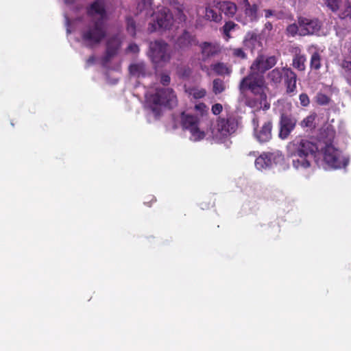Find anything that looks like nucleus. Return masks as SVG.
Wrapping results in <instances>:
<instances>
[{"label":"nucleus","mask_w":351,"mask_h":351,"mask_svg":"<svg viewBox=\"0 0 351 351\" xmlns=\"http://www.w3.org/2000/svg\"><path fill=\"white\" fill-rule=\"evenodd\" d=\"M292 164L296 169H305L311 166L312 159L315 158L318 147L306 138H295L287 145Z\"/></svg>","instance_id":"obj_1"},{"label":"nucleus","mask_w":351,"mask_h":351,"mask_svg":"<svg viewBox=\"0 0 351 351\" xmlns=\"http://www.w3.org/2000/svg\"><path fill=\"white\" fill-rule=\"evenodd\" d=\"M81 38L87 47L93 48L100 44L107 36L105 21L91 19L81 31Z\"/></svg>","instance_id":"obj_2"},{"label":"nucleus","mask_w":351,"mask_h":351,"mask_svg":"<svg viewBox=\"0 0 351 351\" xmlns=\"http://www.w3.org/2000/svg\"><path fill=\"white\" fill-rule=\"evenodd\" d=\"M266 85L264 75L249 71L248 74L242 78L239 84L241 93L250 91L253 95H261L265 99L267 97Z\"/></svg>","instance_id":"obj_3"},{"label":"nucleus","mask_w":351,"mask_h":351,"mask_svg":"<svg viewBox=\"0 0 351 351\" xmlns=\"http://www.w3.org/2000/svg\"><path fill=\"white\" fill-rule=\"evenodd\" d=\"M148 101L152 105V110L156 114H158V106L172 109L178 105L177 96L170 88H157L155 93L149 95Z\"/></svg>","instance_id":"obj_4"},{"label":"nucleus","mask_w":351,"mask_h":351,"mask_svg":"<svg viewBox=\"0 0 351 351\" xmlns=\"http://www.w3.org/2000/svg\"><path fill=\"white\" fill-rule=\"evenodd\" d=\"M239 119V117L234 112L228 113L226 116L219 117L216 123V137L223 140L230 136L237 131Z\"/></svg>","instance_id":"obj_5"},{"label":"nucleus","mask_w":351,"mask_h":351,"mask_svg":"<svg viewBox=\"0 0 351 351\" xmlns=\"http://www.w3.org/2000/svg\"><path fill=\"white\" fill-rule=\"evenodd\" d=\"M149 56L156 64H165L171 58L170 46L164 40H156L149 43Z\"/></svg>","instance_id":"obj_6"},{"label":"nucleus","mask_w":351,"mask_h":351,"mask_svg":"<svg viewBox=\"0 0 351 351\" xmlns=\"http://www.w3.org/2000/svg\"><path fill=\"white\" fill-rule=\"evenodd\" d=\"M324 162L332 169L345 168L349 162L348 158L332 144H327L322 149Z\"/></svg>","instance_id":"obj_7"},{"label":"nucleus","mask_w":351,"mask_h":351,"mask_svg":"<svg viewBox=\"0 0 351 351\" xmlns=\"http://www.w3.org/2000/svg\"><path fill=\"white\" fill-rule=\"evenodd\" d=\"M180 123L183 130L190 132L192 141H198L205 137V132L199 128V119L197 116L182 112L180 114Z\"/></svg>","instance_id":"obj_8"},{"label":"nucleus","mask_w":351,"mask_h":351,"mask_svg":"<svg viewBox=\"0 0 351 351\" xmlns=\"http://www.w3.org/2000/svg\"><path fill=\"white\" fill-rule=\"evenodd\" d=\"M173 23V17L168 8H163L155 14L154 23H150L148 31L150 33L169 29Z\"/></svg>","instance_id":"obj_9"},{"label":"nucleus","mask_w":351,"mask_h":351,"mask_svg":"<svg viewBox=\"0 0 351 351\" xmlns=\"http://www.w3.org/2000/svg\"><path fill=\"white\" fill-rule=\"evenodd\" d=\"M277 63V58L275 56L265 57L263 54H258L252 63L250 71L262 74L274 67Z\"/></svg>","instance_id":"obj_10"},{"label":"nucleus","mask_w":351,"mask_h":351,"mask_svg":"<svg viewBox=\"0 0 351 351\" xmlns=\"http://www.w3.org/2000/svg\"><path fill=\"white\" fill-rule=\"evenodd\" d=\"M297 21L300 25L301 36L317 34L322 25V22L317 18L300 16Z\"/></svg>","instance_id":"obj_11"},{"label":"nucleus","mask_w":351,"mask_h":351,"mask_svg":"<svg viewBox=\"0 0 351 351\" xmlns=\"http://www.w3.org/2000/svg\"><path fill=\"white\" fill-rule=\"evenodd\" d=\"M121 43V40L118 35L113 36L107 40L106 52L101 59L104 66L107 65L111 59L117 54Z\"/></svg>","instance_id":"obj_12"},{"label":"nucleus","mask_w":351,"mask_h":351,"mask_svg":"<svg viewBox=\"0 0 351 351\" xmlns=\"http://www.w3.org/2000/svg\"><path fill=\"white\" fill-rule=\"evenodd\" d=\"M86 14L92 19H95V15H98L99 18L96 20H101L106 22L107 18V12L106 10L105 3L104 0H95L86 9Z\"/></svg>","instance_id":"obj_13"},{"label":"nucleus","mask_w":351,"mask_h":351,"mask_svg":"<svg viewBox=\"0 0 351 351\" xmlns=\"http://www.w3.org/2000/svg\"><path fill=\"white\" fill-rule=\"evenodd\" d=\"M243 4L245 19L244 21H241L238 18L237 21L241 22L243 25L257 21L258 19V5L256 3L251 4L248 0H243Z\"/></svg>","instance_id":"obj_14"},{"label":"nucleus","mask_w":351,"mask_h":351,"mask_svg":"<svg viewBox=\"0 0 351 351\" xmlns=\"http://www.w3.org/2000/svg\"><path fill=\"white\" fill-rule=\"evenodd\" d=\"M296 125V120L288 115L282 114L280 120L279 137L286 139L293 130Z\"/></svg>","instance_id":"obj_15"},{"label":"nucleus","mask_w":351,"mask_h":351,"mask_svg":"<svg viewBox=\"0 0 351 351\" xmlns=\"http://www.w3.org/2000/svg\"><path fill=\"white\" fill-rule=\"evenodd\" d=\"M283 80L286 86V93L289 95H294L297 88V75L289 67H283Z\"/></svg>","instance_id":"obj_16"},{"label":"nucleus","mask_w":351,"mask_h":351,"mask_svg":"<svg viewBox=\"0 0 351 351\" xmlns=\"http://www.w3.org/2000/svg\"><path fill=\"white\" fill-rule=\"evenodd\" d=\"M199 47L204 62L211 57L217 56L221 51V47L219 44L210 42H203L199 45Z\"/></svg>","instance_id":"obj_17"},{"label":"nucleus","mask_w":351,"mask_h":351,"mask_svg":"<svg viewBox=\"0 0 351 351\" xmlns=\"http://www.w3.org/2000/svg\"><path fill=\"white\" fill-rule=\"evenodd\" d=\"M273 123L271 120L265 121L259 130H255V136L261 143L269 142L272 138Z\"/></svg>","instance_id":"obj_18"},{"label":"nucleus","mask_w":351,"mask_h":351,"mask_svg":"<svg viewBox=\"0 0 351 351\" xmlns=\"http://www.w3.org/2000/svg\"><path fill=\"white\" fill-rule=\"evenodd\" d=\"M204 19L216 23L221 22L223 17L219 9L217 8V1H213L212 4L205 8Z\"/></svg>","instance_id":"obj_19"},{"label":"nucleus","mask_w":351,"mask_h":351,"mask_svg":"<svg viewBox=\"0 0 351 351\" xmlns=\"http://www.w3.org/2000/svg\"><path fill=\"white\" fill-rule=\"evenodd\" d=\"M217 8L229 18H232L237 11V5L229 1H217Z\"/></svg>","instance_id":"obj_20"},{"label":"nucleus","mask_w":351,"mask_h":351,"mask_svg":"<svg viewBox=\"0 0 351 351\" xmlns=\"http://www.w3.org/2000/svg\"><path fill=\"white\" fill-rule=\"evenodd\" d=\"M197 44V41L195 36L186 30H184L177 40V45L180 48H186Z\"/></svg>","instance_id":"obj_21"},{"label":"nucleus","mask_w":351,"mask_h":351,"mask_svg":"<svg viewBox=\"0 0 351 351\" xmlns=\"http://www.w3.org/2000/svg\"><path fill=\"white\" fill-rule=\"evenodd\" d=\"M255 98H248L246 99V105L252 108L268 110L270 108L269 103L267 102V97L265 99L261 98V95H254Z\"/></svg>","instance_id":"obj_22"},{"label":"nucleus","mask_w":351,"mask_h":351,"mask_svg":"<svg viewBox=\"0 0 351 351\" xmlns=\"http://www.w3.org/2000/svg\"><path fill=\"white\" fill-rule=\"evenodd\" d=\"M336 135V132L334 127L331 125H328L322 128L319 134L320 138L327 144H332Z\"/></svg>","instance_id":"obj_23"},{"label":"nucleus","mask_w":351,"mask_h":351,"mask_svg":"<svg viewBox=\"0 0 351 351\" xmlns=\"http://www.w3.org/2000/svg\"><path fill=\"white\" fill-rule=\"evenodd\" d=\"M272 154L270 153H264L256 158L255 160V166L258 170H263L269 168L272 165Z\"/></svg>","instance_id":"obj_24"},{"label":"nucleus","mask_w":351,"mask_h":351,"mask_svg":"<svg viewBox=\"0 0 351 351\" xmlns=\"http://www.w3.org/2000/svg\"><path fill=\"white\" fill-rule=\"evenodd\" d=\"M306 61V56L301 53V50L298 49V52H296L293 56L292 66L299 71H304L306 69L305 62Z\"/></svg>","instance_id":"obj_25"},{"label":"nucleus","mask_w":351,"mask_h":351,"mask_svg":"<svg viewBox=\"0 0 351 351\" xmlns=\"http://www.w3.org/2000/svg\"><path fill=\"white\" fill-rule=\"evenodd\" d=\"M130 74L139 77L146 75V66L143 62L132 64L129 66Z\"/></svg>","instance_id":"obj_26"},{"label":"nucleus","mask_w":351,"mask_h":351,"mask_svg":"<svg viewBox=\"0 0 351 351\" xmlns=\"http://www.w3.org/2000/svg\"><path fill=\"white\" fill-rule=\"evenodd\" d=\"M284 71L282 68H276L271 70L267 75L268 80L273 84L277 85L280 84L283 79Z\"/></svg>","instance_id":"obj_27"},{"label":"nucleus","mask_w":351,"mask_h":351,"mask_svg":"<svg viewBox=\"0 0 351 351\" xmlns=\"http://www.w3.org/2000/svg\"><path fill=\"white\" fill-rule=\"evenodd\" d=\"M340 66L347 82L351 85V58L348 57L344 58L341 61Z\"/></svg>","instance_id":"obj_28"},{"label":"nucleus","mask_w":351,"mask_h":351,"mask_svg":"<svg viewBox=\"0 0 351 351\" xmlns=\"http://www.w3.org/2000/svg\"><path fill=\"white\" fill-rule=\"evenodd\" d=\"M211 69L217 75H229L232 73V69L226 65V64L223 62H217L215 64H211Z\"/></svg>","instance_id":"obj_29"},{"label":"nucleus","mask_w":351,"mask_h":351,"mask_svg":"<svg viewBox=\"0 0 351 351\" xmlns=\"http://www.w3.org/2000/svg\"><path fill=\"white\" fill-rule=\"evenodd\" d=\"M316 117H317V114L315 113H312V114H309L300 123V126L303 129L306 128L307 130H314L316 127V123H315Z\"/></svg>","instance_id":"obj_30"},{"label":"nucleus","mask_w":351,"mask_h":351,"mask_svg":"<svg viewBox=\"0 0 351 351\" xmlns=\"http://www.w3.org/2000/svg\"><path fill=\"white\" fill-rule=\"evenodd\" d=\"M237 27H239L238 25L232 21H228L225 23L223 27L221 28L223 37L226 40H228L232 36L230 32L234 30Z\"/></svg>","instance_id":"obj_31"},{"label":"nucleus","mask_w":351,"mask_h":351,"mask_svg":"<svg viewBox=\"0 0 351 351\" xmlns=\"http://www.w3.org/2000/svg\"><path fill=\"white\" fill-rule=\"evenodd\" d=\"M259 40V35L254 32H248L243 40L245 46L248 47H254Z\"/></svg>","instance_id":"obj_32"},{"label":"nucleus","mask_w":351,"mask_h":351,"mask_svg":"<svg viewBox=\"0 0 351 351\" xmlns=\"http://www.w3.org/2000/svg\"><path fill=\"white\" fill-rule=\"evenodd\" d=\"M322 66V56L318 51L312 53L310 60V67L313 70L317 71Z\"/></svg>","instance_id":"obj_33"},{"label":"nucleus","mask_w":351,"mask_h":351,"mask_svg":"<svg viewBox=\"0 0 351 351\" xmlns=\"http://www.w3.org/2000/svg\"><path fill=\"white\" fill-rule=\"evenodd\" d=\"M177 74L180 78L188 80L192 74V69L188 65H181L177 68Z\"/></svg>","instance_id":"obj_34"},{"label":"nucleus","mask_w":351,"mask_h":351,"mask_svg":"<svg viewBox=\"0 0 351 351\" xmlns=\"http://www.w3.org/2000/svg\"><path fill=\"white\" fill-rule=\"evenodd\" d=\"M126 29L129 34L134 37L136 34V22L132 16L126 17Z\"/></svg>","instance_id":"obj_35"},{"label":"nucleus","mask_w":351,"mask_h":351,"mask_svg":"<svg viewBox=\"0 0 351 351\" xmlns=\"http://www.w3.org/2000/svg\"><path fill=\"white\" fill-rule=\"evenodd\" d=\"M285 32L289 36L294 37L298 34L300 36V25L295 23L290 24L287 27Z\"/></svg>","instance_id":"obj_36"},{"label":"nucleus","mask_w":351,"mask_h":351,"mask_svg":"<svg viewBox=\"0 0 351 351\" xmlns=\"http://www.w3.org/2000/svg\"><path fill=\"white\" fill-rule=\"evenodd\" d=\"M225 90L224 82L219 78L215 79L213 82V91L215 95L221 93Z\"/></svg>","instance_id":"obj_37"},{"label":"nucleus","mask_w":351,"mask_h":351,"mask_svg":"<svg viewBox=\"0 0 351 351\" xmlns=\"http://www.w3.org/2000/svg\"><path fill=\"white\" fill-rule=\"evenodd\" d=\"M338 16L341 19L351 20V3H346L343 9L339 11Z\"/></svg>","instance_id":"obj_38"},{"label":"nucleus","mask_w":351,"mask_h":351,"mask_svg":"<svg viewBox=\"0 0 351 351\" xmlns=\"http://www.w3.org/2000/svg\"><path fill=\"white\" fill-rule=\"evenodd\" d=\"M189 93L195 99H202L206 96V90L204 88H192L190 89Z\"/></svg>","instance_id":"obj_39"},{"label":"nucleus","mask_w":351,"mask_h":351,"mask_svg":"<svg viewBox=\"0 0 351 351\" xmlns=\"http://www.w3.org/2000/svg\"><path fill=\"white\" fill-rule=\"evenodd\" d=\"M330 100V98L323 93H318L316 96V101L319 105H327L329 104Z\"/></svg>","instance_id":"obj_40"},{"label":"nucleus","mask_w":351,"mask_h":351,"mask_svg":"<svg viewBox=\"0 0 351 351\" xmlns=\"http://www.w3.org/2000/svg\"><path fill=\"white\" fill-rule=\"evenodd\" d=\"M340 0H326L327 6L333 12L339 9Z\"/></svg>","instance_id":"obj_41"},{"label":"nucleus","mask_w":351,"mask_h":351,"mask_svg":"<svg viewBox=\"0 0 351 351\" xmlns=\"http://www.w3.org/2000/svg\"><path fill=\"white\" fill-rule=\"evenodd\" d=\"M232 54L234 57L239 58L241 59H245L247 58L246 53L241 48H236L232 50Z\"/></svg>","instance_id":"obj_42"},{"label":"nucleus","mask_w":351,"mask_h":351,"mask_svg":"<svg viewBox=\"0 0 351 351\" xmlns=\"http://www.w3.org/2000/svg\"><path fill=\"white\" fill-rule=\"evenodd\" d=\"M299 99H300V104L304 107L308 106L310 104L309 97H308V95L306 93L300 94L299 96Z\"/></svg>","instance_id":"obj_43"},{"label":"nucleus","mask_w":351,"mask_h":351,"mask_svg":"<svg viewBox=\"0 0 351 351\" xmlns=\"http://www.w3.org/2000/svg\"><path fill=\"white\" fill-rule=\"evenodd\" d=\"M223 110V106L221 104L217 103L212 106L211 111L213 114L219 115Z\"/></svg>","instance_id":"obj_44"},{"label":"nucleus","mask_w":351,"mask_h":351,"mask_svg":"<svg viewBox=\"0 0 351 351\" xmlns=\"http://www.w3.org/2000/svg\"><path fill=\"white\" fill-rule=\"evenodd\" d=\"M127 53H138L139 47L136 43H130L126 49Z\"/></svg>","instance_id":"obj_45"},{"label":"nucleus","mask_w":351,"mask_h":351,"mask_svg":"<svg viewBox=\"0 0 351 351\" xmlns=\"http://www.w3.org/2000/svg\"><path fill=\"white\" fill-rule=\"evenodd\" d=\"M206 108L207 106L204 103H199L195 106V110L199 112L201 114L206 112Z\"/></svg>","instance_id":"obj_46"},{"label":"nucleus","mask_w":351,"mask_h":351,"mask_svg":"<svg viewBox=\"0 0 351 351\" xmlns=\"http://www.w3.org/2000/svg\"><path fill=\"white\" fill-rule=\"evenodd\" d=\"M171 78L167 74L162 73L160 76V83L164 86H167L170 83Z\"/></svg>","instance_id":"obj_47"},{"label":"nucleus","mask_w":351,"mask_h":351,"mask_svg":"<svg viewBox=\"0 0 351 351\" xmlns=\"http://www.w3.org/2000/svg\"><path fill=\"white\" fill-rule=\"evenodd\" d=\"M156 202V199L154 195H148L146 197V200L144 202V204L147 206H151L152 204Z\"/></svg>","instance_id":"obj_48"},{"label":"nucleus","mask_w":351,"mask_h":351,"mask_svg":"<svg viewBox=\"0 0 351 351\" xmlns=\"http://www.w3.org/2000/svg\"><path fill=\"white\" fill-rule=\"evenodd\" d=\"M264 13H265V16L267 19L275 15V11L270 10V9L264 10Z\"/></svg>","instance_id":"obj_49"},{"label":"nucleus","mask_w":351,"mask_h":351,"mask_svg":"<svg viewBox=\"0 0 351 351\" xmlns=\"http://www.w3.org/2000/svg\"><path fill=\"white\" fill-rule=\"evenodd\" d=\"M265 28L268 29V30H271L273 29V25L271 22H267L265 24Z\"/></svg>","instance_id":"obj_50"},{"label":"nucleus","mask_w":351,"mask_h":351,"mask_svg":"<svg viewBox=\"0 0 351 351\" xmlns=\"http://www.w3.org/2000/svg\"><path fill=\"white\" fill-rule=\"evenodd\" d=\"M95 62V57L93 56H90L88 58V59L87 60V63L89 64H92Z\"/></svg>","instance_id":"obj_51"},{"label":"nucleus","mask_w":351,"mask_h":351,"mask_svg":"<svg viewBox=\"0 0 351 351\" xmlns=\"http://www.w3.org/2000/svg\"><path fill=\"white\" fill-rule=\"evenodd\" d=\"M252 123H253V125L255 127H258V120L257 118H254L253 120H252Z\"/></svg>","instance_id":"obj_52"},{"label":"nucleus","mask_w":351,"mask_h":351,"mask_svg":"<svg viewBox=\"0 0 351 351\" xmlns=\"http://www.w3.org/2000/svg\"><path fill=\"white\" fill-rule=\"evenodd\" d=\"M75 1V0H64L65 3L66 4H73Z\"/></svg>","instance_id":"obj_53"}]
</instances>
